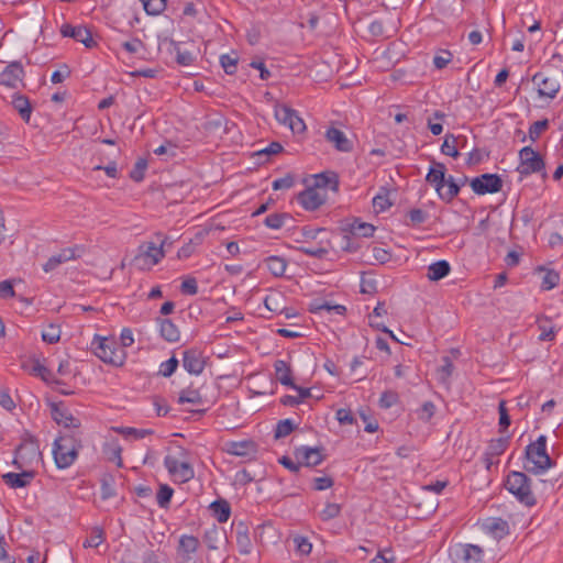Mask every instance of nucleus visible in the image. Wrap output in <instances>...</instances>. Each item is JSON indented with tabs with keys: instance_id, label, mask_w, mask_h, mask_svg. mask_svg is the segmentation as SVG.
<instances>
[{
	"instance_id": "nucleus-1",
	"label": "nucleus",
	"mask_w": 563,
	"mask_h": 563,
	"mask_svg": "<svg viewBox=\"0 0 563 563\" xmlns=\"http://www.w3.org/2000/svg\"><path fill=\"white\" fill-rule=\"evenodd\" d=\"M554 465V461L547 452V437L541 434L538 439L528 444L525 450L523 468L534 475L545 473Z\"/></svg>"
},
{
	"instance_id": "nucleus-2",
	"label": "nucleus",
	"mask_w": 563,
	"mask_h": 563,
	"mask_svg": "<svg viewBox=\"0 0 563 563\" xmlns=\"http://www.w3.org/2000/svg\"><path fill=\"white\" fill-rule=\"evenodd\" d=\"M81 440L74 433H64L54 441L53 455L58 468L70 466L78 456Z\"/></svg>"
},
{
	"instance_id": "nucleus-3",
	"label": "nucleus",
	"mask_w": 563,
	"mask_h": 563,
	"mask_svg": "<svg viewBox=\"0 0 563 563\" xmlns=\"http://www.w3.org/2000/svg\"><path fill=\"white\" fill-rule=\"evenodd\" d=\"M506 488L523 505L532 507L537 504L531 489V479L523 472L512 471L507 475Z\"/></svg>"
},
{
	"instance_id": "nucleus-4",
	"label": "nucleus",
	"mask_w": 563,
	"mask_h": 563,
	"mask_svg": "<svg viewBox=\"0 0 563 563\" xmlns=\"http://www.w3.org/2000/svg\"><path fill=\"white\" fill-rule=\"evenodd\" d=\"M156 236L159 241V245L155 242L147 241L139 246V252L133 260L139 268H150L151 266L158 264L165 256L164 246L166 244V238L161 239L162 235L159 233L156 234Z\"/></svg>"
},
{
	"instance_id": "nucleus-5",
	"label": "nucleus",
	"mask_w": 563,
	"mask_h": 563,
	"mask_svg": "<svg viewBox=\"0 0 563 563\" xmlns=\"http://www.w3.org/2000/svg\"><path fill=\"white\" fill-rule=\"evenodd\" d=\"M341 230L344 235L342 236L341 249L346 252H355L358 245L352 242L353 238H371L375 232V227L367 222H362L358 219L345 222Z\"/></svg>"
},
{
	"instance_id": "nucleus-6",
	"label": "nucleus",
	"mask_w": 563,
	"mask_h": 563,
	"mask_svg": "<svg viewBox=\"0 0 563 563\" xmlns=\"http://www.w3.org/2000/svg\"><path fill=\"white\" fill-rule=\"evenodd\" d=\"M95 354L104 363L121 366L123 365L126 354L114 341L106 338L96 336L93 342Z\"/></svg>"
},
{
	"instance_id": "nucleus-7",
	"label": "nucleus",
	"mask_w": 563,
	"mask_h": 563,
	"mask_svg": "<svg viewBox=\"0 0 563 563\" xmlns=\"http://www.w3.org/2000/svg\"><path fill=\"white\" fill-rule=\"evenodd\" d=\"M544 169V159L531 146H525L519 151V165L517 167V172L521 176H528L543 172L542 176L547 177Z\"/></svg>"
},
{
	"instance_id": "nucleus-8",
	"label": "nucleus",
	"mask_w": 563,
	"mask_h": 563,
	"mask_svg": "<svg viewBox=\"0 0 563 563\" xmlns=\"http://www.w3.org/2000/svg\"><path fill=\"white\" fill-rule=\"evenodd\" d=\"M562 78L563 74L560 73L550 75L537 73L533 75L532 81L538 86V93L540 97L553 99L561 89Z\"/></svg>"
},
{
	"instance_id": "nucleus-9",
	"label": "nucleus",
	"mask_w": 563,
	"mask_h": 563,
	"mask_svg": "<svg viewBox=\"0 0 563 563\" xmlns=\"http://www.w3.org/2000/svg\"><path fill=\"white\" fill-rule=\"evenodd\" d=\"M275 118L284 125H287L292 133L301 134L306 131V124L298 113L286 104L275 108Z\"/></svg>"
},
{
	"instance_id": "nucleus-10",
	"label": "nucleus",
	"mask_w": 563,
	"mask_h": 563,
	"mask_svg": "<svg viewBox=\"0 0 563 563\" xmlns=\"http://www.w3.org/2000/svg\"><path fill=\"white\" fill-rule=\"evenodd\" d=\"M470 185L477 195L495 194L501 190L503 180L497 174H483L473 178Z\"/></svg>"
},
{
	"instance_id": "nucleus-11",
	"label": "nucleus",
	"mask_w": 563,
	"mask_h": 563,
	"mask_svg": "<svg viewBox=\"0 0 563 563\" xmlns=\"http://www.w3.org/2000/svg\"><path fill=\"white\" fill-rule=\"evenodd\" d=\"M164 465L168 473L176 477L180 483H187L195 476L194 467L188 462H179L172 455H166Z\"/></svg>"
},
{
	"instance_id": "nucleus-12",
	"label": "nucleus",
	"mask_w": 563,
	"mask_h": 563,
	"mask_svg": "<svg viewBox=\"0 0 563 563\" xmlns=\"http://www.w3.org/2000/svg\"><path fill=\"white\" fill-rule=\"evenodd\" d=\"M40 454L41 453L38 451V446L35 442L30 441L21 443L15 450L13 465L19 470H22L24 466L31 464L34 460L37 461Z\"/></svg>"
},
{
	"instance_id": "nucleus-13",
	"label": "nucleus",
	"mask_w": 563,
	"mask_h": 563,
	"mask_svg": "<svg viewBox=\"0 0 563 563\" xmlns=\"http://www.w3.org/2000/svg\"><path fill=\"white\" fill-rule=\"evenodd\" d=\"M199 540L194 536L184 534L179 539L177 554L181 563H197L196 553L199 548Z\"/></svg>"
},
{
	"instance_id": "nucleus-14",
	"label": "nucleus",
	"mask_w": 563,
	"mask_h": 563,
	"mask_svg": "<svg viewBox=\"0 0 563 563\" xmlns=\"http://www.w3.org/2000/svg\"><path fill=\"white\" fill-rule=\"evenodd\" d=\"M327 200L325 195L308 186L303 191L297 195V201L307 211H314L319 209Z\"/></svg>"
},
{
	"instance_id": "nucleus-15",
	"label": "nucleus",
	"mask_w": 563,
	"mask_h": 563,
	"mask_svg": "<svg viewBox=\"0 0 563 563\" xmlns=\"http://www.w3.org/2000/svg\"><path fill=\"white\" fill-rule=\"evenodd\" d=\"M60 33L64 37H71L75 41L82 43L88 48H91L96 45L90 30L86 26H74L66 23L62 25Z\"/></svg>"
},
{
	"instance_id": "nucleus-16",
	"label": "nucleus",
	"mask_w": 563,
	"mask_h": 563,
	"mask_svg": "<svg viewBox=\"0 0 563 563\" xmlns=\"http://www.w3.org/2000/svg\"><path fill=\"white\" fill-rule=\"evenodd\" d=\"M24 69L20 62L10 63L0 74V85L9 88H18L22 82Z\"/></svg>"
},
{
	"instance_id": "nucleus-17",
	"label": "nucleus",
	"mask_w": 563,
	"mask_h": 563,
	"mask_svg": "<svg viewBox=\"0 0 563 563\" xmlns=\"http://www.w3.org/2000/svg\"><path fill=\"white\" fill-rule=\"evenodd\" d=\"M183 366L190 374H201L205 368L202 352L197 349L186 350L183 353Z\"/></svg>"
},
{
	"instance_id": "nucleus-18",
	"label": "nucleus",
	"mask_w": 563,
	"mask_h": 563,
	"mask_svg": "<svg viewBox=\"0 0 563 563\" xmlns=\"http://www.w3.org/2000/svg\"><path fill=\"white\" fill-rule=\"evenodd\" d=\"M81 252H82V247H80V246L63 249L58 254H55L47 260V262L43 265V269L45 272H52L58 265L80 257Z\"/></svg>"
},
{
	"instance_id": "nucleus-19",
	"label": "nucleus",
	"mask_w": 563,
	"mask_h": 563,
	"mask_svg": "<svg viewBox=\"0 0 563 563\" xmlns=\"http://www.w3.org/2000/svg\"><path fill=\"white\" fill-rule=\"evenodd\" d=\"M51 413L53 420L65 428L77 429L80 427V421L75 418L71 412L63 406V404H52Z\"/></svg>"
},
{
	"instance_id": "nucleus-20",
	"label": "nucleus",
	"mask_w": 563,
	"mask_h": 563,
	"mask_svg": "<svg viewBox=\"0 0 563 563\" xmlns=\"http://www.w3.org/2000/svg\"><path fill=\"white\" fill-rule=\"evenodd\" d=\"M482 529L495 540H501L509 534L508 521L503 518H487L482 523Z\"/></svg>"
},
{
	"instance_id": "nucleus-21",
	"label": "nucleus",
	"mask_w": 563,
	"mask_h": 563,
	"mask_svg": "<svg viewBox=\"0 0 563 563\" xmlns=\"http://www.w3.org/2000/svg\"><path fill=\"white\" fill-rule=\"evenodd\" d=\"M321 448L300 446L296 449L295 456L301 462V466H317L324 460Z\"/></svg>"
},
{
	"instance_id": "nucleus-22",
	"label": "nucleus",
	"mask_w": 563,
	"mask_h": 563,
	"mask_svg": "<svg viewBox=\"0 0 563 563\" xmlns=\"http://www.w3.org/2000/svg\"><path fill=\"white\" fill-rule=\"evenodd\" d=\"M445 173L446 167L443 163L433 162L426 176V181L434 187L438 195L443 188H445Z\"/></svg>"
},
{
	"instance_id": "nucleus-23",
	"label": "nucleus",
	"mask_w": 563,
	"mask_h": 563,
	"mask_svg": "<svg viewBox=\"0 0 563 563\" xmlns=\"http://www.w3.org/2000/svg\"><path fill=\"white\" fill-rule=\"evenodd\" d=\"M324 137L327 142L331 143L340 152H351L353 150L352 141L346 137L343 131L334 126L325 131Z\"/></svg>"
},
{
	"instance_id": "nucleus-24",
	"label": "nucleus",
	"mask_w": 563,
	"mask_h": 563,
	"mask_svg": "<svg viewBox=\"0 0 563 563\" xmlns=\"http://www.w3.org/2000/svg\"><path fill=\"white\" fill-rule=\"evenodd\" d=\"M312 188L320 191L321 189L330 188L336 192L339 190V176L334 172H324L313 176Z\"/></svg>"
},
{
	"instance_id": "nucleus-25",
	"label": "nucleus",
	"mask_w": 563,
	"mask_h": 563,
	"mask_svg": "<svg viewBox=\"0 0 563 563\" xmlns=\"http://www.w3.org/2000/svg\"><path fill=\"white\" fill-rule=\"evenodd\" d=\"M34 478L33 471H23L21 473H7L2 475L3 482L11 488H23L30 485Z\"/></svg>"
},
{
	"instance_id": "nucleus-26",
	"label": "nucleus",
	"mask_w": 563,
	"mask_h": 563,
	"mask_svg": "<svg viewBox=\"0 0 563 563\" xmlns=\"http://www.w3.org/2000/svg\"><path fill=\"white\" fill-rule=\"evenodd\" d=\"M233 527L236 533V543L241 554H250L252 551V542L249 537V527L245 522H234Z\"/></svg>"
},
{
	"instance_id": "nucleus-27",
	"label": "nucleus",
	"mask_w": 563,
	"mask_h": 563,
	"mask_svg": "<svg viewBox=\"0 0 563 563\" xmlns=\"http://www.w3.org/2000/svg\"><path fill=\"white\" fill-rule=\"evenodd\" d=\"M466 143L464 136H455L453 134H446L443 144L441 145V152L444 155L457 158L460 156L459 147H463Z\"/></svg>"
},
{
	"instance_id": "nucleus-28",
	"label": "nucleus",
	"mask_w": 563,
	"mask_h": 563,
	"mask_svg": "<svg viewBox=\"0 0 563 563\" xmlns=\"http://www.w3.org/2000/svg\"><path fill=\"white\" fill-rule=\"evenodd\" d=\"M276 379L284 386L296 387L292 379V371L290 365L284 360H277L274 363Z\"/></svg>"
},
{
	"instance_id": "nucleus-29",
	"label": "nucleus",
	"mask_w": 563,
	"mask_h": 563,
	"mask_svg": "<svg viewBox=\"0 0 563 563\" xmlns=\"http://www.w3.org/2000/svg\"><path fill=\"white\" fill-rule=\"evenodd\" d=\"M22 368L32 375L40 376L45 383L53 382L52 372L42 365L38 361L25 362L22 364ZM54 383L59 384L60 382L54 380Z\"/></svg>"
},
{
	"instance_id": "nucleus-30",
	"label": "nucleus",
	"mask_w": 563,
	"mask_h": 563,
	"mask_svg": "<svg viewBox=\"0 0 563 563\" xmlns=\"http://www.w3.org/2000/svg\"><path fill=\"white\" fill-rule=\"evenodd\" d=\"M224 538L225 531L222 528L212 525V527L205 531L203 542L207 544L209 550H217Z\"/></svg>"
},
{
	"instance_id": "nucleus-31",
	"label": "nucleus",
	"mask_w": 563,
	"mask_h": 563,
	"mask_svg": "<svg viewBox=\"0 0 563 563\" xmlns=\"http://www.w3.org/2000/svg\"><path fill=\"white\" fill-rule=\"evenodd\" d=\"M450 272L451 266L449 262L445 260H441L429 265L427 277L431 282H438L448 276Z\"/></svg>"
},
{
	"instance_id": "nucleus-32",
	"label": "nucleus",
	"mask_w": 563,
	"mask_h": 563,
	"mask_svg": "<svg viewBox=\"0 0 563 563\" xmlns=\"http://www.w3.org/2000/svg\"><path fill=\"white\" fill-rule=\"evenodd\" d=\"M11 103L19 112L21 119L29 122L32 113V106L29 98L20 93H14Z\"/></svg>"
},
{
	"instance_id": "nucleus-33",
	"label": "nucleus",
	"mask_w": 563,
	"mask_h": 563,
	"mask_svg": "<svg viewBox=\"0 0 563 563\" xmlns=\"http://www.w3.org/2000/svg\"><path fill=\"white\" fill-rule=\"evenodd\" d=\"M210 509L213 517L221 523L227 522L231 515V507L225 499H218L211 503Z\"/></svg>"
},
{
	"instance_id": "nucleus-34",
	"label": "nucleus",
	"mask_w": 563,
	"mask_h": 563,
	"mask_svg": "<svg viewBox=\"0 0 563 563\" xmlns=\"http://www.w3.org/2000/svg\"><path fill=\"white\" fill-rule=\"evenodd\" d=\"M227 451L232 455L247 456L255 452V444L253 441H232L228 443Z\"/></svg>"
},
{
	"instance_id": "nucleus-35",
	"label": "nucleus",
	"mask_w": 563,
	"mask_h": 563,
	"mask_svg": "<svg viewBox=\"0 0 563 563\" xmlns=\"http://www.w3.org/2000/svg\"><path fill=\"white\" fill-rule=\"evenodd\" d=\"M161 335L168 342H177L179 340V330L169 319H158Z\"/></svg>"
},
{
	"instance_id": "nucleus-36",
	"label": "nucleus",
	"mask_w": 563,
	"mask_h": 563,
	"mask_svg": "<svg viewBox=\"0 0 563 563\" xmlns=\"http://www.w3.org/2000/svg\"><path fill=\"white\" fill-rule=\"evenodd\" d=\"M445 187L448 188H443L440 191L439 197L445 202H451L460 192V184L453 178V176H449L445 180Z\"/></svg>"
},
{
	"instance_id": "nucleus-37",
	"label": "nucleus",
	"mask_w": 563,
	"mask_h": 563,
	"mask_svg": "<svg viewBox=\"0 0 563 563\" xmlns=\"http://www.w3.org/2000/svg\"><path fill=\"white\" fill-rule=\"evenodd\" d=\"M509 444V437H500L498 439L490 440L489 444L486 449V456H496L501 455Z\"/></svg>"
},
{
	"instance_id": "nucleus-38",
	"label": "nucleus",
	"mask_w": 563,
	"mask_h": 563,
	"mask_svg": "<svg viewBox=\"0 0 563 563\" xmlns=\"http://www.w3.org/2000/svg\"><path fill=\"white\" fill-rule=\"evenodd\" d=\"M267 269L276 277H280L285 274L287 262L280 256H268L265 260Z\"/></svg>"
},
{
	"instance_id": "nucleus-39",
	"label": "nucleus",
	"mask_w": 563,
	"mask_h": 563,
	"mask_svg": "<svg viewBox=\"0 0 563 563\" xmlns=\"http://www.w3.org/2000/svg\"><path fill=\"white\" fill-rule=\"evenodd\" d=\"M463 561L465 563H479L483 560L484 551L478 545L466 544L462 549Z\"/></svg>"
},
{
	"instance_id": "nucleus-40",
	"label": "nucleus",
	"mask_w": 563,
	"mask_h": 563,
	"mask_svg": "<svg viewBox=\"0 0 563 563\" xmlns=\"http://www.w3.org/2000/svg\"><path fill=\"white\" fill-rule=\"evenodd\" d=\"M322 310H325L328 312H335L338 314H343L346 311V308L342 305H331L327 301H321L319 299L313 300L310 303V311L313 313L320 312Z\"/></svg>"
},
{
	"instance_id": "nucleus-41",
	"label": "nucleus",
	"mask_w": 563,
	"mask_h": 563,
	"mask_svg": "<svg viewBox=\"0 0 563 563\" xmlns=\"http://www.w3.org/2000/svg\"><path fill=\"white\" fill-rule=\"evenodd\" d=\"M179 404H191V405H201L202 404V397L198 389L188 387L186 389H183L178 397Z\"/></svg>"
},
{
	"instance_id": "nucleus-42",
	"label": "nucleus",
	"mask_w": 563,
	"mask_h": 563,
	"mask_svg": "<svg viewBox=\"0 0 563 563\" xmlns=\"http://www.w3.org/2000/svg\"><path fill=\"white\" fill-rule=\"evenodd\" d=\"M539 271L544 272V275L542 277V284L541 288L543 290H550L558 286L560 282V275L553 269H544L543 267H539Z\"/></svg>"
},
{
	"instance_id": "nucleus-43",
	"label": "nucleus",
	"mask_w": 563,
	"mask_h": 563,
	"mask_svg": "<svg viewBox=\"0 0 563 563\" xmlns=\"http://www.w3.org/2000/svg\"><path fill=\"white\" fill-rule=\"evenodd\" d=\"M391 206L388 198V190L380 188V191L373 198V207L376 212H383Z\"/></svg>"
},
{
	"instance_id": "nucleus-44",
	"label": "nucleus",
	"mask_w": 563,
	"mask_h": 563,
	"mask_svg": "<svg viewBox=\"0 0 563 563\" xmlns=\"http://www.w3.org/2000/svg\"><path fill=\"white\" fill-rule=\"evenodd\" d=\"M150 15H158L166 9V0H140Z\"/></svg>"
},
{
	"instance_id": "nucleus-45",
	"label": "nucleus",
	"mask_w": 563,
	"mask_h": 563,
	"mask_svg": "<svg viewBox=\"0 0 563 563\" xmlns=\"http://www.w3.org/2000/svg\"><path fill=\"white\" fill-rule=\"evenodd\" d=\"M288 219H290L288 213H272L265 218L264 223L269 229L278 230Z\"/></svg>"
},
{
	"instance_id": "nucleus-46",
	"label": "nucleus",
	"mask_w": 563,
	"mask_h": 563,
	"mask_svg": "<svg viewBox=\"0 0 563 563\" xmlns=\"http://www.w3.org/2000/svg\"><path fill=\"white\" fill-rule=\"evenodd\" d=\"M295 428L296 426L290 419L279 420L275 428L274 437L275 439L285 438L289 435L295 430Z\"/></svg>"
},
{
	"instance_id": "nucleus-47",
	"label": "nucleus",
	"mask_w": 563,
	"mask_h": 563,
	"mask_svg": "<svg viewBox=\"0 0 563 563\" xmlns=\"http://www.w3.org/2000/svg\"><path fill=\"white\" fill-rule=\"evenodd\" d=\"M174 490L166 484H162L157 492V504L161 508H167L173 497Z\"/></svg>"
},
{
	"instance_id": "nucleus-48",
	"label": "nucleus",
	"mask_w": 563,
	"mask_h": 563,
	"mask_svg": "<svg viewBox=\"0 0 563 563\" xmlns=\"http://www.w3.org/2000/svg\"><path fill=\"white\" fill-rule=\"evenodd\" d=\"M147 168V162L144 158H139L134 164L132 170L130 172V178L134 181H142L145 176V170Z\"/></svg>"
},
{
	"instance_id": "nucleus-49",
	"label": "nucleus",
	"mask_w": 563,
	"mask_h": 563,
	"mask_svg": "<svg viewBox=\"0 0 563 563\" xmlns=\"http://www.w3.org/2000/svg\"><path fill=\"white\" fill-rule=\"evenodd\" d=\"M42 339L48 344L57 343L60 339V329L58 325L49 324L43 332Z\"/></svg>"
},
{
	"instance_id": "nucleus-50",
	"label": "nucleus",
	"mask_w": 563,
	"mask_h": 563,
	"mask_svg": "<svg viewBox=\"0 0 563 563\" xmlns=\"http://www.w3.org/2000/svg\"><path fill=\"white\" fill-rule=\"evenodd\" d=\"M238 60L239 58L236 56H231L229 54L220 56V64L228 75H233L236 73Z\"/></svg>"
},
{
	"instance_id": "nucleus-51",
	"label": "nucleus",
	"mask_w": 563,
	"mask_h": 563,
	"mask_svg": "<svg viewBox=\"0 0 563 563\" xmlns=\"http://www.w3.org/2000/svg\"><path fill=\"white\" fill-rule=\"evenodd\" d=\"M295 550L300 555H308L312 550V544L302 536H295L292 539Z\"/></svg>"
},
{
	"instance_id": "nucleus-52",
	"label": "nucleus",
	"mask_w": 563,
	"mask_h": 563,
	"mask_svg": "<svg viewBox=\"0 0 563 563\" xmlns=\"http://www.w3.org/2000/svg\"><path fill=\"white\" fill-rule=\"evenodd\" d=\"M549 126V121L547 119L539 120L533 122L529 128V137L532 142H536L542 132H544Z\"/></svg>"
},
{
	"instance_id": "nucleus-53",
	"label": "nucleus",
	"mask_w": 563,
	"mask_h": 563,
	"mask_svg": "<svg viewBox=\"0 0 563 563\" xmlns=\"http://www.w3.org/2000/svg\"><path fill=\"white\" fill-rule=\"evenodd\" d=\"M115 431L125 437L132 435L134 439H143L146 435L153 433V431L150 429H135V428H130V427L117 428Z\"/></svg>"
},
{
	"instance_id": "nucleus-54",
	"label": "nucleus",
	"mask_w": 563,
	"mask_h": 563,
	"mask_svg": "<svg viewBox=\"0 0 563 563\" xmlns=\"http://www.w3.org/2000/svg\"><path fill=\"white\" fill-rule=\"evenodd\" d=\"M117 495L114 485H113V477L112 476H104L101 481V498L102 499H109Z\"/></svg>"
},
{
	"instance_id": "nucleus-55",
	"label": "nucleus",
	"mask_w": 563,
	"mask_h": 563,
	"mask_svg": "<svg viewBox=\"0 0 563 563\" xmlns=\"http://www.w3.org/2000/svg\"><path fill=\"white\" fill-rule=\"evenodd\" d=\"M443 365L439 368V380L441 383H448L450 376L453 373L454 365L449 356L442 358Z\"/></svg>"
},
{
	"instance_id": "nucleus-56",
	"label": "nucleus",
	"mask_w": 563,
	"mask_h": 563,
	"mask_svg": "<svg viewBox=\"0 0 563 563\" xmlns=\"http://www.w3.org/2000/svg\"><path fill=\"white\" fill-rule=\"evenodd\" d=\"M548 322L550 321L547 318L538 320V325L541 331L539 335L540 341H552L555 336L553 327L545 324Z\"/></svg>"
},
{
	"instance_id": "nucleus-57",
	"label": "nucleus",
	"mask_w": 563,
	"mask_h": 563,
	"mask_svg": "<svg viewBox=\"0 0 563 563\" xmlns=\"http://www.w3.org/2000/svg\"><path fill=\"white\" fill-rule=\"evenodd\" d=\"M498 411H499V432L504 433L507 428L510 426V416L508 413V410L506 408V401L501 400L498 405Z\"/></svg>"
},
{
	"instance_id": "nucleus-58",
	"label": "nucleus",
	"mask_w": 563,
	"mask_h": 563,
	"mask_svg": "<svg viewBox=\"0 0 563 563\" xmlns=\"http://www.w3.org/2000/svg\"><path fill=\"white\" fill-rule=\"evenodd\" d=\"M178 360L176 356H172L169 360L163 362L159 366V374L164 377L172 376L178 367Z\"/></svg>"
},
{
	"instance_id": "nucleus-59",
	"label": "nucleus",
	"mask_w": 563,
	"mask_h": 563,
	"mask_svg": "<svg viewBox=\"0 0 563 563\" xmlns=\"http://www.w3.org/2000/svg\"><path fill=\"white\" fill-rule=\"evenodd\" d=\"M398 394L396 391L386 390L379 398V406L382 408H390L398 402Z\"/></svg>"
},
{
	"instance_id": "nucleus-60",
	"label": "nucleus",
	"mask_w": 563,
	"mask_h": 563,
	"mask_svg": "<svg viewBox=\"0 0 563 563\" xmlns=\"http://www.w3.org/2000/svg\"><path fill=\"white\" fill-rule=\"evenodd\" d=\"M103 541V531L95 528L91 536L84 542L85 548H98Z\"/></svg>"
},
{
	"instance_id": "nucleus-61",
	"label": "nucleus",
	"mask_w": 563,
	"mask_h": 563,
	"mask_svg": "<svg viewBox=\"0 0 563 563\" xmlns=\"http://www.w3.org/2000/svg\"><path fill=\"white\" fill-rule=\"evenodd\" d=\"M295 178L291 174H287L282 178L275 179L272 184L274 190L289 189L294 186Z\"/></svg>"
},
{
	"instance_id": "nucleus-62",
	"label": "nucleus",
	"mask_w": 563,
	"mask_h": 563,
	"mask_svg": "<svg viewBox=\"0 0 563 563\" xmlns=\"http://www.w3.org/2000/svg\"><path fill=\"white\" fill-rule=\"evenodd\" d=\"M435 412V406L432 401H426L419 410V419L422 421H429Z\"/></svg>"
},
{
	"instance_id": "nucleus-63",
	"label": "nucleus",
	"mask_w": 563,
	"mask_h": 563,
	"mask_svg": "<svg viewBox=\"0 0 563 563\" xmlns=\"http://www.w3.org/2000/svg\"><path fill=\"white\" fill-rule=\"evenodd\" d=\"M452 60V54L449 51H441L440 54H437L433 57V64L435 68L442 69L448 66V64Z\"/></svg>"
},
{
	"instance_id": "nucleus-64",
	"label": "nucleus",
	"mask_w": 563,
	"mask_h": 563,
	"mask_svg": "<svg viewBox=\"0 0 563 563\" xmlns=\"http://www.w3.org/2000/svg\"><path fill=\"white\" fill-rule=\"evenodd\" d=\"M180 291L185 295H196L198 292V285L196 278L189 277L185 279L180 285Z\"/></svg>"
}]
</instances>
